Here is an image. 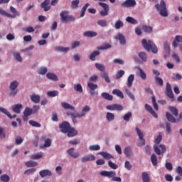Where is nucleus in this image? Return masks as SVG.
Returning a JSON list of instances; mask_svg holds the SVG:
<instances>
[{
    "mask_svg": "<svg viewBox=\"0 0 182 182\" xmlns=\"http://www.w3.org/2000/svg\"><path fill=\"white\" fill-rule=\"evenodd\" d=\"M161 140H163V136L161 134H159L156 139L154 140V143L156 145L154 146V150L158 156H160L161 154H164L166 153V145L160 144L161 143ZM160 144L159 146H158Z\"/></svg>",
    "mask_w": 182,
    "mask_h": 182,
    "instance_id": "f257e3e1",
    "label": "nucleus"
},
{
    "mask_svg": "<svg viewBox=\"0 0 182 182\" xmlns=\"http://www.w3.org/2000/svg\"><path fill=\"white\" fill-rule=\"evenodd\" d=\"M155 8L161 16H163L164 18H167V16H168L167 5L166 4V1H164V0H161L160 4H156L155 5Z\"/></svg>",
    "mask_w": 182,
    "mask_h": 182,
    "instance_id": "f03ea898",
    "label": "nucleus"
},
{
    "mask_svg": "<svg viewBox=\"0 0 182 182\" xmlns=\"http://www.w3.org/2000/svg\"><path fill=\"white\" fill-rule=\"evenodd\" d=\"M141 43L144 49L148 52H150V50H151L152 53H157V52H159L157 46L151 40L147 41V40L144 38L141 41Z\"/></svg>",
    "mask_w": 182,
    "mask_h": 182,
    "instance_id": "7ed1b4c3",
    "label": "nucleus"
},
{
    "mask_svg": "<svg viewBox=\"0 0 182 182\" xmlns=\"http://www.w3.org/2000/svg\"><path fill=\"white\" fill-rule=\"evenodd\" d=\"M60 21L63 23H68V22H75V18L73 16H69L68 11H61L60 14Z\"/></svg>",
    "mask_w": 182,
    "mask_h": 182,
    "instance_id": "20e7f679",
    "label": "nucleus"
},
{
    "mask_svg": "<svg viewBox=\"0 0 182 182\" xmlns=\"http://www.w3.org/2000/svg\"><path fill=\"white\" fill-rule=\"evenodd\" d=\"M136 132L139 139V141L136 144V146H138V147H142V146H144L146 144V139H144V134H143V132H141V130H140V129H139L137 127H136Z\"/></svg>",
    "mask_w": 182,
    "mask_h": 182,
    "instance_id": "39448f33",
    "label": "nucleus"
},
{
    "mask_svg": "<svg viewBox=\"0 0 182 182\" xmlns=\"http://www.w3.org/2000/svg\"><path fill=\"white\" fill-rule=\"evenodd\" d=\"M19 86V82L14 80L10 83L9 89L11 90L9 96H16L18 95V90L16 88Z\"/></svg>",
    "mask_w": 182,
    "mask_h": 182,
    "instance_id": "423d86ee",
    "label": "nucleus"
},
{
    "mask_svg": "<svg viewBox=\"0 0 182 182\" xmlns=\"http://www.w3.org/2000/svg\"><path fill=\"white\" fill-rule=\"evenodd\" d=\"M99 5L100 6H102V8H103V9L100 11V15L101 16H107V15H109V5L103 2H99Z\"/></svg>",
    "mask_w": 182,
    "mask_h": 182,
    "instance_id": "0eeeda50",
    "label": "nucleus"
},
{
    "mask_svg": "<svg viewBox=\"0 0 182 182\" xmlns=\"http://www.w3.org/2000/svg\"><path fill=\"white\" fill-rule=\"evenodd\" d=\"M166 95L167 97L171 99L172 102H174V94L173 93V90L171 89V85H170L169 82H166Z\"/></svg>",
    "mask_w": 182,
    "mask_h": 182,
    "instance_id": "6e6552de",
    "label": "nucleus"
},
{
    "mask_svg": "<svg viewBox=\"0 0 182 182\" xmlns=\"http://www.w3.org/2000/svg\"><path fill=\"white\" fill-rule=\"evenodd\" d=\"M59 127L62 133H68L69 132V129L70 128V124L68 122H63L61 124H60Z\"/></svg>",
    "mask_w": 182,
    "mask_h": 182,
    "instance_id": "1a4fd4ad",
    "label": "nucleus"
},
{
    "mask_svg": "<svg viewBox=\"0 0 182 182\" xmlns=\"http://www.w3.org/2000/svg\"><path fill=\"white\" fill-rule=\"evenodd\" d=\"M136 0H126L122 3V6L124 8H132L136 6Z\"/></svg>",
    "mask_w": 182,
    "mask_h": 182,
    "instance_id": "9d476101",
    "label": "nucleus"
},
{
    "mask_svg": "<svg viewBox=\"0 0 182 182\" xmlns=\"http://www.w3.org/2000/svg\"><path fill=\"white\" fill-rule=\"evenodd\" d=\"M100 176H103L104 177H108L109 178H113L116 176V171H102L100 173Z\"/></svg>",
    "mask_w": 182,
    "mask_h": 182,
    "instance_id": "9b49d317",
    "label": "nucleus"
},
{
    "mask_svg": "<svg viewBox=\"0 0 182 182\" xmlns=\"http://www.w3.org/2000/svg\"><path fill=\"white\" fill-rule=\"evenodd\" d=\"M106 109H107V110H123V106L119 104H114V105H107L106 106Z\"/></svg>",
    "mask_w": 182,
    "mask_h": 182,
    "instance_id": "f8f14e48",
    "label": "nucleus"
},
{
    "mask_svg": "<svg viewBox=\"0 0 182 182\" xmlns=\"http://www.w3.org/2000/svg\"><path fill=\"white\" fill-rule=\"evenodd\" d=\"M96 156L93 154L86 155L81 159L82 163H87V161H95Z\"/></svg>",
    "mask_w": 182,
    "mask_h": 182,
    "instance_id": "ddd939ff",
    "label": "nucleus"
},
{
    "mask_svg": "<svg viewBox=\"0 0 182 182\" xmlns=\"http://www.w3.org/2000/svg\"><path fill=\"white\" fill-rule=\"evenodd\" d=\"M31 114H33L32 108L26 107L23 111V120H28V117H29Z\"/></svg>",
    "mask_w": 182,
    "mask_h": 182,
    "instance_id": "4468645a",
    "label": "nucleus"
},
{
    "mask_svg": "<svg viewBox=\"0 0 182 182\" xmlns=\"http://www.w3.org/2000/svg\"><path fill=\"white\" fill-rule=\"evenodd\" d=\"M50 4V0H45L43 3H41V8L43 9L44 12H48L51 8L49 5Z\"/></svg>",
    "mask_w": 182,
    "mask_h": 182,
    "instance_id": "2eb2a0df",
    "label": "nucleus"
},
{
    "mask_svg": "<svg viewBox=\"0 0 182 182\" xmlns=\"http://www.w3.org/2000/svg\"><path fill=\"white\" fill-rule=\"evenodd\" d=\"M67 153L70 156V157H73V159H77L80 154L79 152H75V148H70L67 150Z\"/></svg>",
    "mask_w": 182,
    "mask_h": 182,
    "instance_id": "dca6fc26",
    "label": "nucleus"
},
{
    "mask_svg": "<svg viewBox=\"0 0 182 182\" xmlns=\"http://www.w3.org/2000/svg\"><path fill=\"white\" fill-rule=\"evenodd\" d=\"M87 112H90V107H89V105H86L82 108L81 114H78V119H82V117H85Z\"/></svg>",
    "mask_w": 182,
    "mask_h": 182,
    "instance_id": "f3484780",
    "label": "nucleus"
},
{
    "mask_svg": "<svg viewBox=\"0 0 182 182\" xmlns=\"http://www.w3.org/2000/svg\"><path fill=\"white\" fill-rule=\"evenodd\" d=\"M124 154L127 157H132L133 156V150L132 146H126L124 149Z\"/></svg>",
    "mask_w": 182,
    "mask_h": 182,
    "instance_id": "a211bd4d",
    "label": "nucleus"
},
{
    "mask_svg": "<svg viewBox=\"0 0 182 182\" xmlns=\"http://www.w3.org/2000/svg\"><path fill=\"white\" fill-rule=\"evenodd\" d=\"M22 104H17L12 106V111L17 114L21 113V109H22Z\"/></svg>",
    "mask_w": 182,
    "mask_h": 182,
    "instance_id": "6ab92c4d",
    "label": "nucleus"
},
{
    "mask_svg": "<svg viewBox=\"0 0 182 182\" xmlns=\"http://www.w3.org/2000/svg\"><path fill=\"white\" fill-rule=\"evenodd\" d=\"M0 112L4 113V114H6V116H8L9 119H15V117H16V114L12 116V114L4 107H0Z\"/></svg>",
    "mask_w": 182,
    "mask_h": 182,
    "instance_id": "aec40b11",
    "label": "nucleus"
},
{
    "mask_svg": "<svg viewBox=\"0 0 182 182\" xmlns=\"http://www.w3.org/2000/svg\"><path fill=\"white\" fill-rule=\"evenodd\" d=\"M67 133L68 137H75V136H77V131L74 127H70Z\"/></svg>",
    "mask_w": 182,
    "mask_h": 182,
    "instance_id": "412c9836",
    "label": "nucleus"
},
{
    "mask_svg": "<svg viewBox=\"0 0 182 182\" xmlns=\"http://www.w3.org/2000/svg\"><path fill=\"white\" fill-rule=\"evenodd\" d=\"M115 39H118L121 45H126V38L122 33H119Z\"/></svg>",
    "mask_w": 182,
    "mask_h": 182,
    "instance_id": "4be33fe9",
    "label": "nucleus"
},
{
    "mask_svg": "<svg viewBox=\"0 0 182 182\" xmlns=\"http://www.w3.org/2000/svg\"><path fill=\"white\" fill-rule=\"evenodd\" d=\"M47 79H49L50 80H53L54 82H58V75L55 73H48L46 74Z\"/></svg>",
    "mask_w": 182,
    "mask_h": 182,
    "instance_id": "5701e85b",
    "label": "nucleus"
},
{
    "mask_svg": "<svg viewBox=\"0 0 182 182\" xmlns=\"http://www.w3.org/2000/svg\"><path fill=\"white\" fill-rule=\"evenodd\" d=\"M100 154L103 157V159H105V160H110V159H114V156H113V155L107 152L102 151L100 152Z\"/></svg>",
    "mask_w": 182,
    "mask_h": 182,
    "instance_id": "b1692460",
    "label": "nucleus"
},
{
    "mask_svg": "<svg viewBox=\"0 0 182 182\" xmlns=\"http://www.w3.org/2000/svg\"><path fill=\"white\" fill-rule=\"evenodd\" d=\"M101 96L102 99H105V100H108L109 102H112V100H113V95H111L107 92H102L101 94Z\"/></svg>",
    "mask_w": 182,
    "mask_h": 182,
    "instance_id": "393cba45",
    "label": "nucleus"
},
{
    "mask_svg": "<svg viewBox=\"0 0 182 182\" xmlns=\"http://www.w3.org/2000/svg\"><path fill=\"white\" fill-rule=\"evenodd\" d=\"M61 106L63 109H65V110H75V107L68 102H61Z\"/></svg>",
    "mask_w": 182,
    "mask_h": 182,
    "instance_id": "a878e982",
    "label": "nucleus"
},
{
    "mask_svg": "<svg viewBox=\"0 0 182 182\" xmlns=\"http://www.w3.org/2000/svg\"><path fill=\"white\" fill-rule=\"evenodd\" d=\"M84 36H86L87 38H95V36H97V33L92 31H88L84 32Z\"/></svg>",
    "mask_w": 182,
    "mask_h": 182,
    "instance_id": "bb28decb",
    "label": "nucleus"
},
{
    "mask_svg": "<svg viewBox=\"0 0 182 182\" xmlns=\"http://www.w3.org/2000/svg\"><path fill=\"white\" fill-rule=\"evenodd\" d=\"M41 177H46V176H52V172L48 169L42 170L39 172Z\"/></svg>",
    "mask_w": 182,
    "mask_h": 182,
    "instance_id": "cd10ccee",
    "label": "nucleus"
},
{
    "mask_svg": "<svg viewBox=\"0 0 182 182\" xmlns=\"http://www.w3.org/2000/svg\"><path fill=\"white\" fill-rule=\"evenodd\" d=\"M31 102L33 103H39L41 102V96L36 95V94H33L31 97Z\"/></svg>",
    "mask_w": 182,
    "mask_h": 182,
    "instance_id": "c85d7f7f",
    "label": "nucleus"
},
{
    "mask_svg": "<svg viewBox=\"0 0 182 182\" xmlns=\"http://www.w3.org/2000/svg\"><path fill=\"white\" fill-rule=\"evenodd\" d=\"M133 82H134V75L131 74L128 77V80H127V86H128V87H132V86H133Z\"/></svg>",
    "mask_w": 182,
    "mask_h": 182,
    "instance_id": "c756f323",
    "label": "nucleus"
},
{
    "mask_svg": "<svg viewBox=\"0 0 182 182\" xmlns=\"http://www.w3.org/2000/svg\"><path fill=\"white\" fill-rule=\"evenodd\" d=\"M100 55V51L99 50H95L93 51L92 53L90 55V60L95 61L96 60V56H99Z\"/></svg>",
    "mask_w": 182,
    "mask_h": 182,
    "instance_id": "7c9ffc66",
    "label": "nucleus"
},
{
    "mask_svg": "<svg viewBox=\"0 0 182 182\" xmlns=\"http://www.w3.org/2000/svg\"><path fill=\"white\" fill-rule=\"evenodd\" d=\"M141 179L143 182H150V176L147 172H142Z\"/></svg>",
    "mask_w": 182,
    "mask_h": 182,
    "instance_id": "2f4dec72",
    "label": "nucleus"
},
{
    "mask_svg": "<svg viewBox=\"0 0 182 182\" xmlns=\"http://www.w3.org/2000/svg\"><path fill=\"white\" fill-rule=\"evenodd\" d=\"M138 70L139 71V76L142 80H146L147 79V75H146V73L141 69V68L138 67L137 68Z\"/></svg>",
    "mask_w": 182,
    "mask_h": 182,
    "instance_id": "473e14b6",
    "label": "nucleus"
},
{
    "mask_svg": "<svg viewBox=\"0 0 182 182\" xmlns=\"http://www.w3.org/2000/svg\"><path fill=\"white\" fill-rule=\"evenodd\" d=\"M74 90H75V92H77L78 93H83V87L80 83L74 85Z\"/></svg>",
    "mask_w": 182,
    "mask_h": 182,
    "instance_id": "72a5a7b5",
    "label": "nucleus"
},
{
    "mask_svg": "<svg viewBox=\"0 0 182 182\" xmlns=\"http://www.w3.org/2000/svg\"><path fill=\"white\" fill-rule=\"evenodd\" d=\"M112 48V45L109 43H105L102 46L97 47L98 50H106L107 49H110Z\"/></svg>",
    "mask_w": 182,
    "mask_h": 182,
    "instance_id": "f704fd0d",
    "label": "nucleus"
},
{
    "mask_svg": "<svg viewBox=\"0 0 182 182\" xmlns=\"http://www.w3.org/2000/svg\"><path fill=\"white\" fill-rule=\"evenodd\" d=\"M47 96L48 97H56V96H59V92L56 90L49 91L47 92Z\"/></svg>",
    "mask_w": 182,
    "mask_h": 182,
    "instance_id": "c9c22d12",
    "label": "nucleus"
},
{
    "mask_svg": "<svg viewBox=\"0 0 182 182\" xmlns=\"http://www.w3.org/2000/svg\"><path fill=\"white\" fill-rule=\"evenodd\" d=\"M0 15H2L3 16H6L7 18H15V16H13L12 14L7 13L2 9H0Z\"/></svg>",
    "mask_w": 182,
    "mask_h": 182,
    "instance_id": "e433bc0d",
    "label": "nucleus"
},
{
    "mask_svg": "<svg viewBox=\"0 0 182 182\" xmlns=\"http://www.w3.org/2000/svg\"><path fill=\"white\" fill-rule=\"evenodd\" d=\"M124 26V23L121 20H117L114 23L115 29H120V28H123Z\"/></svg>",
    "mask_w": 182,
    "mask_h": 182,
    "instance_id": "4c0bfd02",
    "label": "nucleus"
},
{
    "mask_svg": "<svg viewBox=\"0 0 182 182\" xmlns=\"http://www.w3.org/2000/svg\"><path fill=\"white\" fill-rule=\"evenodd\" d=\"M112 95H117L118 97H121V99L124 98V95H123V92H122V91L117 89L113 90Z\"/></svg>",
    "mask_w": 182,
    "mask_h": 182,
    "instance_id": "58836bf2",
    "label": "nucleus"
},
{
    "mask_svg": "<svg viewBox=\"0 0 182 182\" xmlns=\"http://www.w3.org/2000/svg\"><path fill=\"white\" fill-rule=\"evenodd\" d=\"M166 119L168 122H170L171 123H176V118L169 112H166Z\"/></svg>",
    "mask_w": 182,
    "mask_h": 182,
    "instance_id": "ea45409f",
    "label": "nucleus"
},
{
    "mask_svg": "<svg viewBox=\"0 0 182 182\" xmlns=\"http://www.w3.org/2000/svg\"><path fill=\"white\" fill-rule=\"evenodd\" d=\"M97 24L99 25V26H102V28H105L107 26V21L105 19H100L97 21Z\"/></svg>",
    "mask_w": 182,
    "mask_h": 182,
    "instance_id": "a19ab883",
    "label": "nucleus"
},
{
    "mask_svg": "<svg viewBox=\"0 0 182 182\" xmlns=\"http://www.w3.org/2000/svg\"><path fill=\"white\" fill-rule=\"evenodd\" d=\"M127 22L129 23H132V25H137L138 22L137 20L133 18V17L128 16L126 18Z\"/></svg>",
    "mask_w": 182,
    "mask_h": 182,
    "instance_id": "79ce46f5",
    "label": "nucleus"
},
{
    "mask_svg": "<svg viewBox=\"0 0 182 182\" xmlns=\"http://www.w3.org/2000/svg\"><path fill=\"white\" fill-rule=\"evenodd\" d=\"M42 157H43L42 154H34L31 155L30 159H31V160H39V159H42Z\"/></svg>",
    "mask_w": 182,
    "mask_h": 182,
    "instance_id": "37998d69",
    "label": "nucleus"
},
{
    "mask_svg": "<svg viewBox=\"0 0 182 182\" xmlns=\"http://www.w3.org/2000/svg\"><path fill=\"white\" fill-rule=\"evenodd\" d=\"M106 118L108 122H113L114 119V114L112 112H107Z\"/></svg>",
    "mask_w": 182,
    "mask_h": 182,
    "instance_id": "c03bdc74",
    "label": "nucleus"
},
{
    "mask_svg": "<svg viewBox=\"0 0 182 182\" xmlns=\"http://www.w3.org/2000/svg\"><path fill=\"white\" fill-rule=\"evenodd\" d=\"M168 109L173 116H178V109L176 107H168Z\"/></svg>",
    "mask_w": 182,
    "mask_h": 182,
    "instance_id": "a18cd8bd",
    "label": "nucleus"
},
{
    "mask_svg": "<svg viewBox=\"0 0 182 182\" xmlns=\"http://www.w3.org/2000/svg\"><path fill=\"white\" fill-rule=\"evenodd\" d=\"M0 180L2 182H9L11 178H9V176H8V174H4L0 176Z\"/></svg>",
    "mask_w": 182,
    "mask_h": 182,
    "instance_id": "49530a36",
    "label": "nucleus"
},
{
    "mask_svg": "<svg viewBox=\"0 0 182 182\" xmlns=\"http://www.w3.org/2000/svg\"><path fill=\"white\" fill-rule=\"evenodd\" d=\"M13 55L15 58L16 60H17V62H22V57L18 52H14Z\"/></svg>",
    "mask_w": 182,
    "mask_h": 182,
    "instance_id": "de8ad7c7",
    "label": "nucleus"
},
{
    "mask_svg": "<svg viewBox=\"0 0 182 182\" xmlns=\"http://www.w3.org/2000/svg\"><path fill=\"white\" fill-rule=\"evenodd\" d=\"M55 49L58 52H68V50H69V47L57 46Z\"/></svg>",
    "mask_w": 182,
    "mask_h": 182,
    "instance_id": "09e8293b",
    "label": "nucleus"
},
{
    "mask_svg": "<svg viewBox=\"0 0 182 182\" xmlns=\"http://www.w3.org/2000/svg\"><path fill=\"white\" fill-rule=\"evenodd\" d=\"M95 68H96V69H97V70H100V72H105V68L103 64L96 63Z\"/></svg>",
    "mask_w": 182,
    "mask_h": 182,
    "instance_id": "8fccbe9b",
    "label": "nucleus"
},
{
    "mask_svg": "<svg viewBox=\"0 0 182 182\" xmlns=\"http://www.w3.org/2000/svg\"><path fill=\"white\" fill-rule=\"evenodd\" d=\"M29 124H31V126H32L33 127H41V123L36 122V121H34V120H30L28 122Z\"/></svg>",
    "mask_w": 182,
    "mask_h": 182,
    "instance_id": "3c124183",
    "label": "nucleus"
},
{
    "mask_svg": "<svg viewBox=\"0 0 182 182\" xmlns=\"http://www.w3.org/2000/svg\"><path fill=\"white\" fill-rule=\"evenodd\" d=\"M139 57L143 62H147V54L144 52H141L139 53Z\"/></svg>",
    "mask_w": 182,
    "mask_h": 182,
    "instance_id": "603ef678",
    "label": "nucleus"
},
{
    "mask_svg": "<svg viewBox=\"0 0 182 182\" xmlns=\"http://www.w3.org/2000/svg\"><path fill=\"white\" fill-rule=\"evenodd\" d=\"M142 29L144 32H146V33H151V32H153V27L151 26H142Z\"/></svg>",
    "mask_w": 182,
    "mask_h": 182,
    "instance_id": "864d4df0",
    "label": "nucleus"
},
{
    "mask_svg": "<svg viewBox=\"0 0 182 182\" xmlns=\"http://www.w3.org/2000/svg\"><path fill=\"white\" fill-rule=\"evenodd\" d=\"M26 166L27 167H36V166H38V162H36L33 161H29L26 162Z\"/></svg>",
    "mask_w": 182,
    "mask_h": 182,
    "instance_id": "5fc2aeb1",
    "label": "nucleus"
},
{
    "mask_svg": "<svg viewBox=\"0 0 182 182\" xmlns=\"http://www.w3.org/2000/svg\"><path fill=\"white\" fill-rule=\"evenodd\" d=\"M10 11L11 12V14H13V16H14V18H16V16H19V13L18 12V11H16V9H15V7L14 6H10Z\"/></svg>",
    "mask_w": 182,
    "mask_h": 182,
    "instance_id": "6e6d98bb",
    "label": "nucleus"
},
{
    "mask_svg": "<svg viewBox=\"0 0 182 182\" xmlns=\"http://www.w3.org/2000/svg\"><path fill=\"white\" fill-rule=\"evenodd\" d=\"M79 4H80V1L79 0H74L71 3V6L73 9H76L79 6Z\"/></svg>",
    "mask_w": 182,
    "mask_h": 182,
    "instance_id": "4d7b16f0",
    "label": "nucleus"
},
{
    "mask_svg": "<svg viewBox=\"0 0 182 182\" xmlns=\"http://www.w3.org/2000/svg\"><path fill=\"white\" fill-rule=\"evenodd\" d=\"M151 161L153 166H157V156H156L154 154H153L151 156Z\"/></svg>",
    "mask_w": 182,
    "mask_h": 182,
    "instance_id": "13d9d810",
    "label": "nucleus"
},
{
    "mask_svg": "<svg viewBox=\"0 0 182 182\" xmlns=\"http://www.w3.org/2000/svg\"><path fill=\"white\" fill-rule=\"evenodd\" d=\"M89 149L91 151H97V150H100V146L99 145H91L89 146Z\"/></svg>",
    "mask_w": 182,
    "mask_h": 182,
    "instance_id": "bf43d9fd",
    "label": "nucleus"
},
{
    "mask_svg": "<svg viewBox=\"0 0 182 182\" xmlns=\"http://www.w3.org/2000/svg\"><path fill=\"white\" fill-rule=\"evenodd\" d=\"M48 73V68L46 67H42L38 70L39 75H46Z\"/></svg>",
    "mask_w": 182,
    "mask_h": 182,
    "instance_id": "052dcab7",
    "label": "nucleus"
},
{
    "mask_svg": "<svg viewBox=\"0 0 182 182\" xmlns=\"http://www.w3.org/2000/svg\"><path fill=\"white\" fill-rule=\"evenodd\" d=\"M102 77L105 80V82H107V83H110V78L107 73H103L102 74Z\"/></svg>",
    "mask_w": 182,
    "mask_h": 182,
    "instance_id": "680f3d73",
    "label": "nucleus"
},
{
    "mask_svg": "<svg viewBox=\"0 0 182 182\" xmlns=\"http://www.w3.org/2000/svg\"><path fill=\"white\" fill-rule=\"evenodd\" d=\"M108 166L113 170H116V169L119 168V166H117L116 164L113 163L112 161H108Z\"/></svg>",
    "mask_w": 182,
    "mask_h": 182,
    "instance_id": "e2e57ef3",
    "label": "nucleus"
},
{
    "mask_svg": "<svg viewBox=\"0 0 182 182\" xmlns=\"http://www.w3.org/2000/svg\"><path fill=\"white\" fill-rule=\"evenodd\" d=\"M155 82L156 85H159V86H163L164 81L163 79H161L159 77H155Z\"/></svg>",
    "mask_w": 182,
    "mask_h": 182,
    "instance_id": "0e129e2a",
    "label": "nucleus"
},
{
    "mask_svg": "<svg viewBox=\"0 0 182 182\" xmlns=\"http://www.w3.org/2000/svg\"><path fill=\"white\" fill-rule=\"evenodd\" d=\"M87 87L90 90H96V89H97V85L93 84V82H88Z\"/></svg>",
    "mask_w": 182,
    "mask_h": 182,
    "instance_id": "69168bd1",
    "label": "nucleus"
},
{
    "mask_svg": "<svg viewBox=\"0 0 182 182\" xmlns=\"http://www.w3.org/2000/svg\"><path fill=\"white\" fill-rule=\"evenodd\" d=\"M132 112H127V114H125L123 117V119L125 121V122H129L130 120V117H132Z\"/></svg>",
    "mask_w": 182,
    "mask_h": 182,
    "instance_id": "338daca9",
    "label": "nucleus"
},
{
    "mask_svg": "<svg viewBox=\"0 0 182 182\" xmlns=\"http://www.w3.org/2000/svg\"><path fill=\"white\" fill-rule=\"evenodd\" d=\"M123 76H124V70H119L116 74L117 79H121V77H123Z\"/></svg>",
    "mask_w": 182,
    "mask_h": 182,
    "instance_id": "774afa93",
    "label": "nucleus"
}]
</instances>
